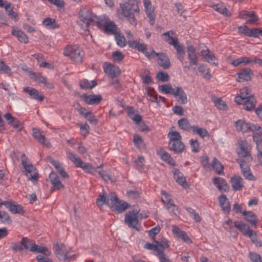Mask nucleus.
<instances>
[{
	"mask_svg": "<svg viewBox=\"0 0 262 262\" xmlns=\"http://www.w3.org/2000/svg\"><path fill=\"white\" fill-rule=\"evenodd\" d=\"M128 45L132 49H137L143 53L146 57L150 59L154 56H158V64L164 69H168L171 65L169 57L163 53H156L153 49L147 51V46L144 43H141L137 40H129Z\"/></svg>",
	"mask_w": 262,
	"mask_h": 262,
	"instance_id": "obj_1",
	"label": "nucleus"
},
{
	"mask_svg": "<svg viewBox=\"0 0 262 262\" xmlns=\"http://www.w3.org/2000/svg\"><path fill=\"white\" fill-rule=\"evenodd\" d=\"M121 13L130 24L136 26L137 24V15H139L140 9L137 0H129L123 4H120Z\"/></svg>",
	"mask_w": 262,
	"mask_h": 262,
	"instance_id": "obj_2",
	"label": "nucleus"
},
{
	"mask_svg": "<svg viewBox=\"0 0 262 262\" xmlns=\"http://www.w3.org/2000/svg\"><path fill=\"white\" fill-rule=\"evenodd\" d=\"M234 101L238 104H243V108L246 111L253 110L256 105V101L248 88L245 87L240 90L239 94L236 96Z\"/></svg>",
	"mask_w": 262,
	"mask_h": 262,
	"instance_id": "obj_3",
	"label": "nucleus"
},
{
	"mask_svg": "<svg viewBox=\"0 0 262 262\" xmlns=\"http://www.w3.org/2000/svg\"><path fill=\"white\" fill-rule=\"evenodd\" d=\"M167 137L169 138L168 147L175 154L182 153L185 149V145L182 141V136L176 131H170Z\"/></svg>",
	"mask_w": 262,
	"mask_h": 262,
	"instance_id": "obj_4",
	"label": "nucleus"
},
{
	"mask_svg": "<svg viewBox=\"0 0 262 262\" xmlns=\"http://www.w3.org/2000/svg\"><path fill=\"white\" fill-rule=\"evenodd\" d=\"M100 17H97L95 14L90 11L82 12L80 15V20L83 24L81 26L83 30L91 32V28H97V25L99 20Z\"/></svg>",
	"mask_w": 262,
	"mask_h": 262,
	"instance_id": "obj_5",
	"label": "nucleus"
},
{
	"mask_svg": "<svg viewBox=\"0 0 262 262\" xmlns=\"http://www.w3.org/2000/svg\"><path fill=\"white\" fill-rule=\"evenodd\" d=\"M97 28L105 33H119V32L115 23L105 16L100 17L97 25Z\"/></svg>",
	"mask_w": 262,
	"mask_h": 262,
	"instance_id": "obj_6",
	"label": "nucleus"
},
{
	"mask_svg": "<svg viewBox=\"0 0 262 262\" xmlns=\"http://www.w3.org/2000/svg\"><path fill=\"white\" fill-rule=\"evenodd\" d=\"M162 39L170 45H172L177 51V58L183 62L185 55L184 48L180 43L178 38L170 36V34H162Z\"/></svg>",
	"mask_w": 262,
	"mask_h": 262,
	"instance_id": "obj_7",
	"label": "nucleus"
},
{
	"mask_svg": "<svg viewBox=\"0 0 262 262\" xmlns=\"http://www.w3.org/2000/svg\"><path fill=\"white\" fill-rule=\"evenodd\" d=\"M63 54L76 62H81L84 55L83 50L76 45L66 47Z\"/></svg>",
	"mask_w": 262,
	"mask_h": 262,
	"instance_id": "obj_8",
	"label": "nucleus"
},
{
	"mask_svg": "<svg viewBox=\"0 0 262 262\" xmlns=\"http://www.w3.org/2000/svg\"><path fill=\"white\" fill-rule=\"evenodd\" d=\"M110 200H107V205L113 210L119 213L124 211L129 206L126 202L119 200L114 193L109 195Z\"/></svg>",
	"mask_w": 262,
	"mask_h": 262,
	"instance_id": "obj_9",
	"label": "nucleus"
},
{
	"mask_svg": "<svg viewBox=\"0 0 262 262\" xmlns=\"http://www.w3.org/2000/svg\"><path fill=\"white\" fill-rule=\"evenodd\" d=\"M251 146L247 140H241L239 142V149L237 152L238 157L241 158H245L247 162H251L253 157L251 154Z\"/></svg>",
	"mask_w": 262,
	"mask_h": 262,
	"instance_id": "obj_10",
	"label": "nucleus"
},
{
	"mask_svg": "<svg viewBox=\"0 0 262 262\" xmlns=\"http://www.w3.org/2000/svg\"><path fill=\"white\" fill-rule=\"evenodd\" d=\"M162 201L168 211L173 214H176L178 212V207L171 200V195L166 192L162 193Z\"/></svg>",
	"mask_w": 262,
	"mask_h": 262,
	"instance_id": "obj_11",
	"label": "nucleus"
},
{
	"mask_svg": "<svg viewBox=\"0 0 262 262\" xmlns=\"http://www.w3.org/2000/svg\"><path fill=\"white\" fill-rule=\"evenodd\" d=\"M54 249L56 256L60 260L66 261L74 256V255L72 256H69L68 255V250L63 244L59 245L56 244L54 246Z\"/></svg>",
	"mask_w": 262,
	"mask_h": 262,
	"instance_id": "obj_12",
	"label": "nucleus"
},
{
	"mask_svg": "<svg viewBox=\"0 0 262 262\" xmlns=\"http://www.w3.org/2000/svg\"><path fill=\"white\" fill-rule=\"evenodd\" d=\"M80 97L83 101L89 105L98 104L102 100L100 95L83 94Z\"/></svg>",
	"mask_w": 262,
	"mask_h": 262,
	"instance_id": "obj_13",
	"label": "nucleus"
},
{
	"mask_svg": "<svg viewBox=\"0 0 262 262\" xmlns=\"http://www.w3.org/2000/svg\"><path fill=\"white\" fill-rule=\"evenodd\" d=\"M144 5L146 14L149 20V23L153 25L155 23V15L154 14V8L151 2L148 0H143Z\"/></svg>",
	"mask_w": 262,
	"mask_h": 262,
	"instance_id": "obj_14",
	"label": "nucleus"
},
{
	"mask_svg": "<svg viewBox=\"0 0 262 262\" xmlns=\"http://www.w3.org/2000/svg\"><path fill=\"white\" fill-rule=\"evenodd\" d=\"M21 164L27 173H30V179L36 180L38 178V173L35 171L36 169L34 166L32 164L28 163L26 159L22 160Z\"/></svg>",
	"mask_w": 262,
	"mask_h": 262,
	"instance_id": "obj_15",
	"label": "nucleus"
},
{
	"mask_svg": "<svg viewBox=\"0 0 262 262\" xmlns=\"http://www.w3.org/2000/svg\"><path fill=\"white\" fill-rule=\"evenodd\" d=\"M177 101L182 104H185L187 103V95L180 86L176 88V90L173 94Z\"/></svg>",
	"mask_w": 262,
	"mask_h": 262,
	"instance_id": "obj_16",
	"label": "nucleus"
},
{
	"mask_svg": "<svg viewBox=\"0 0 262 262\" xmlns=\"http://www.w3.org/2000/svg\"><path fill=\"white\" fill-rule=\"evenodd\" d=\"M49 178L51 184L53 185L52 188L58 190L64 189V185L62 184L59 177L55 172L52 171L50 173Z\"/></svg>",
	"mask_w": 262,
	"mask_h": 262,
	"instance_id": "obj_17",
	"label": "nucleus"
},
{
	"mask_svg": "<svg viewBox=\"0 0 262 262\" xmlns=\"http://www.w3.org/2000/svg\"><path fill=\"white\" fill-rule=\"evenodd\" d=\"M232 189L234 191L241 190L244 187V180L243 178L238 176L234 175L230 181Z\"/></svg>",
	"mask_w": 262,
	"mask_h": 262,
	"instance_id": "obj_18",
	"label": "nucleus"
},
{
	"mask_svg": "<svg viewBox=\"0 0 262 262\" xmlns=\"http://www.w3.org/2000/svg\"><path fill=\"white\" fill-rule=\"evenodd\" d=\"M3 205L6 208L8 209L9 211L14 214H23L24 210L23 207L18 204H13L11 202L4 201Z\"/></svg>",
	"mask_w": 262,
	"mask_h": 262,
	"instance_id": "obj_19",
	"label": "nucleus"
},
{
	"mask_svg": "<svg viewBox=\"0 0 262 262\" xmlns=\"http://www.w3.org/2000/svg\"><path fill=\"white\" fill-rule=\"evenodd\" d=\"M234 224V227L245 236H248L253 231L249 225L243 222L236 221Z\"/></svg>",
	"mask_w": 262,
	"mask_h": 262,
	"instance_id": "obj_20",
	"label": "nucleus"
},
{
	"mask_svg": "<svg viewBox=\"0 0 262 262\" xmlns=\"http://www.w3.org/2000/svg\"><path fill=\"white\" fill-rule=\"evenodd\" d=\"M24 91L28 94L32 99H34L37 101H42L44 99V96L39 93L38 91L34 88L29 86L24 88Z\"/></svg>",
	"mask_w": 262,
	"mask_h": 262,
	"instance_id": "obj_21",
	"label": "nucleus"
},
{
	"mask_svg": "<svg viewBox=\"0 0 262 262\" xmlns=\"http://www.w3.org/2000/svg\"><path fill=\"white\" fill-rule=\"evenodd\" d=\"M239 17L241 18L245 19L246 22L249 23H254L258 20L257 17L254 12L242 11L239 13Z\"/></svg>",
	"mask_w": 262,
	"mask_h": 262,
	"instance_id": "obj_22",
	"label": "nucleus"
},
{
	"mask_svg": "<svg viewBox=\"0 0 262 262\" xmlns=\"http://www.w3.org/2000/svg\"><path fill=\"white\" fill-rule=\"evenodd\" d=\"M32 136L39 143L47 146L50 145L49 142L47 140L45 136L42 135L40 130L37 128H33Z\"/></svg>",
	"mask_w": 262,
	"mask_h": 262,
	"instance_id": "obj_23",
	"label": "nucleus"
},
{
	"mask_svg": "<svg viewBox=\"0 0 262 262\" xmlns=\"http://www.w3.org/2000/svg\"><path fill=\"white\" fill-rule=\"evenodd\" d=\"M172 231L173 233L176 236L181 238L185 242L187 243H191V241L187 235V233L185 231L181 230L179 227H177L176 226H173Z\"/></svg>",
	"mask_w": 262,
	"mask_h": 262,
	"instance_id": "obj_24",
	"label": "nucleus"
},
{
	"mask_svg": "<svg viewBox=\"0 0 262 262\" xmlns=\"http://www.w3.org/2000/svg\"><path fill=\"white\" fill-rule=\"evenodd\" d=\"M188 58L190 60V64L197 65L198 58L196 55V50L192 46H189L187 48Z\"/></svg>",
	"mask_w": 262,
	"mask_h": 262,
	"instance_id": "obj_25",
	"label": "nucleus"
},
{
	"mask_svg": "<svg viewBox=\"0 0 262 262\" xmlns=\"http://www.w3.org/2000/svg\"><path fill=\"white\" fill-rule=\"evenodd\" d=\"M157 152L158 155H159L163 161L167 162L170 165H175V161L167 151L163 149H160L158 150Z\"/></svg>",
	"mask_w": 262,
	"mask_h": 262,
	"instance_id": "obj_26",
	"label": "nucleus"
},
{
	"mask_svg": "<svg viewBox=\"0 0 262 262\" xmlns=\"http://www.w3.org/2000/svg\"><path fill=\"white\" fill-rule=\"evenodd\" d=\"M213 183L214 185L220 190V191L224 190L226 191L228 189L229 187L228 186L227 183L223 178L220 177H215L213 179Z\"/></svg>",
	"mask_w": 262,
	"mask_h": 262,
	"instance_id": "obj_27",
	"label": "nucleus"
},
{
	"mask_svg": "<svg viewBox=\"0 0 262 262\" xmlns=\"http://www.w3.org/2000/svg\"><path fill=\"white\" fill-rule=\"evenodd\" d=\"M66 154L68 158L71 160L76 167H82L83 162L77 155L70 151H67Z\"/></svg>",
	"mask_w": 262,
	"mask_h": 262,
	"instance_id": "obj_28",
	"label": "nucleus"
},
{
	"mask_svg": "<svg viewBox=\"0 0 262 262\" xmlns=\"http://www.w3.org/2000/svg\"><path fill=\"white\" fill-rule=\"evenodd\" d=\"M235 127L237 130L243 133H247L249 131L250 123L246 122L244 120L239 119L235 122Z\"/></svg>",
	"mask_w": 262,
	"mask_h": 262,
	"instance_id": "obj_29",
	"label": "nucleus"
},
{
	"mask_svg": "<svg viewBox=\"0 0 262 262\" xmlns=\"http://www.w3.org/2000/svg\"><path fill=\"white\" fill-rule=\"evenodd\" d=\"M252 74V70L249 68H245L242 70L240 72L238 73V81L249 80Z\"/></svg>",
	"mask_w": 262,
	"mask_h": 262,
	"instance_id": "obj_30",
	"label": "nucleus"
},
{
	"mask_svg": "<svg viewBox=\"0 0 262 262\" xmlns=\"http://www.w3.org/2000/svg\"><path fill=\"white\" fill-rule=\"evenodd\" d=\"M201 53L202 56H203L205 58L207 62L212 64H217V62H216V60L214 54L211 53L208 49H206V50H203Z\"/></svg>",
	"mask_w": 262,
	"mask_h": 262,
	"instance_id": "obj_31",
	"label": "nucleus"
},
{
	"mask_svg": "<svg viewBox=\"0 0 262 262\" xmlns=\"http://www.w3.org/2000/svg\"><path fill=\"white\" fill-rule=\"evenodd\" d=\"M124 221L129 227L137 229V225L138 224V220L137 216L126 214Z\"/></svg>",
	"mask_w": 262,
	"mask_h": 262,
	"instance_id": "obj_32",
	"label": "nucleus"
},
{
	"mask_svg": "<svg viewBox=\"0 0 262 262\" xmlns=\"http://www.w3.org/2000/svg\"><path fill=\"white\" fill-rule=\"evenodd\" d=\"M243 215L246 216V220L253 226L256 228L257 220L256 217L254 213L251 211H244Z\"/></svg>",
	"mask_w": 262,
	"mask_h": 262,
	"instance_id": "obj_33",
	"label": "nucleus"
},
{
	"mask_svg": "<svg viewBox=\"0 0 262 262\" xmlns=\"http://www.w3.org/2000/svg\"><path fill=\"white\" fill-rule=\"evenodd\" d=\"M105 73H108L111 77H115L118 76L120 71L119 68L108 64L104 68Z\"/></svg>",
	"mask_w": 262,
	"mask_h": 262,
	"instance_id": "obj_34",
	"label": "nucleus"
},
{
	"mask_svg": "<svg viewBox=\"0 0 262 262\" xmlns=\"http://www.w3.org/2000/svg\"><path fill=\"white\" fill-rule=\"evenodd\" d=\"M219 201L222 209L225 212H229L230 210V206L226 195H220L219 197Z\"/></svg>",
	"mask_w": 262,
	"mask_h": 262,
	"instance_id": "obj_35",
	"label": "nucleus"
},
{
	"mask_svg": "<svg viewBox=\"0 0 262 262\" xmlns=\"http://www.w3.org/2000/svg\"><path fill=\"white\" fill-rule=\"evenodd\" d=\"M3 8H4L7 14L10 17L14 19L15 20H18V17L17 14L13 11V7L11 3L6 2L5 3L4 6Z\"/></svg>",
	"mask_w": 262,
	"mask_h": 262,
	"instance_id": "obj_36",
	"label": "nucleus"
},
{
	"mask_svg": "<svg viewBox=\"0 0 262 262\" xmlns=\"http://www.w3.org/2000/svg\"><path fill=\"white\" fill-rule=\"evenodd\" d=\"M252 62V60L247 57H241L233 60L231 64L234 67L238 66H245Z\"/></svg>",
	"mask_w": 262,
	"mask_h": 262,
	"instance_id": "obj_37",
	"label": "nucleus"
},
{
	"mask_svg": "<svg viewBox=\"0 0 262 262\" xmlns=\"http://www.w3.org/2000/svg\"><path fill=\"white\" fill-rule=\"evenodd\" d=\"M211 166L217 174H224L223 171V166L216 158H214L212 160Z\"/></svg>",
	"mask_w": 262,
	"mask_h": 262,
	"instance_id": "obj_38",
	"label": "nucleus"
},
{
	"mask_svg": "<svg viewBox=\"0 0 262 262\" xmlns=\"http://www.w3.org/2000/svg\"><path fill=\"white\" fill-rule=\"evenodd\" d=\"M30 251L32 252L45 253L46 255H50L51 253V252L48 251L46 247L38 246L35 243H33L32 246H31Z\"/></svg>",
	"mask_w": 262,
	"mask_h": 262,
	"instance_id": "obj_39",
	"label": "nucleus"
},
{
	"mask_svg": "<svg viewBox=\"0 0 262 262\" xmlns=\"http://www.w3.org/2000/svg\"><path fill=\"white\" fill-rule=\"evenodd\" d=\"M147 99L154 102L159 103L157 97V94L155 91L154 89L150 87H147Z\"/></svg>",
	"mask_w": 262,
	"mask_h": 262,
	"instance_id": "obj_40",
	"label": "nucleus"
},
{
	"mask_svg": "<svg viewBox=\"0 0 262 262\" xmlns=\"http://www.w3.org/2000/svg\"><path fill=\"white\" fill-rule=\"evenodd\" d=\"M256 134H255L253 136V140L256 144L257 159L259 163L262 165V142L261 141H258L256 139Z\"/></svg>",
	"mask_w": 262,
	"mask_h": 262,
	"instance_id": "obj_41",
	"label": "nucleus"
},
{
	"mask_svg": "<svg viewBox=\"0 0 262 262\" xmlns=\"http://www.w3.org/2000/svg\"><path fill=\"white\" fill-rule=\"evenodd\" d=\"M178 124L179 127L185 131H189L192 127L189 121L186 118H182L179 120Z\"/></svg>",
	"mask_w": 262,
	"mask_h": 262,
	"instance_id": "obj_42",
	"label": "nucleus"
},
{
	"mask_svg": "<svg viewBox=\"0 0 262 262\" xmlns=\"http://www.w3.org/2000/svg\"><path fill=\"white\" fill-rule=\"evenodd\" d=\"M97 84L95 80L89 81L87 79H83L80 81V86L82 89H91Z\"/></svg>",
	"mask_w": 262,
	"mask_h": 262,
	"instance_id": "obj_43",
	"label": "nucleus"
},
{
	"mask_svg": "<svg viewBox=\"0 0 262 262\" xmlns=\"http://www.w3.org/2000/svg\"><path fill=\"white\" fill-rule=\"evenodd\" d=\"M236 162L239 165L243 175H245L246 171L250 169V166L248 165V163L250 162H247V160H245L242 158L237 159Z\"/></svg>",
	"mask_w": 262,
	"mask_h": 262,
	"instance_id": "obj_44",
	"label": "nucleus"
},
{
	"mask_svg": "<svg viewBox=\"0 0 262 262\" xmlns=\"http://www.w3.org/2000/svg\"><path fill=\"white\" fill-rule=\"evenodd\" d=\"M159 90L160 92L165 94H172L173 95L176 89H173L172 86L169 84H163L159 86Z\"/></svg>",
	"mask_w": 262,
	"mask_h": 262,
	"instance_id": "obj_45",
	"label": "nucleus"
},
{
	"mask_svg": "<svg viewBox=\"0 0 262 262\" xmlns=\"http://www.w3.org/2000/svg\"><path fill=\"white\" fill-rule=\"evenodd\" d=\"M192 130L194 133L198 134L202 138L209 136V133L205 128H201L198 126H193Z\"/></svg>",
	"mask_w": 262,
	"mask_h": 262,
	"instance_id": "obj_46",
	"label": "nucleus"
},
{
	"mask_svg": "<svg viewBox=\"0 0 262 262\" xmlns=\"http://www.w3.org/2000/svg\"><path fill=\"white\" fill-rule=\"evenodd\" d=\"M238 29L239 33H262V28L250 29L244 26L239 27Z\"/></svg>",
	"mask_w": 262,
	"mask_h": 262,
	"instance_id": "obj_47",
	"label": "nucleus"
},
{
	"mask_svg": "<svg viewBox=\"0 0 262 262\" xmlns=\"http://www.w3.org/2000/svg\"><path fill=\"white\" fill-rule=\"evenodd\" d=\"M174 179L176 182L181 185H183L186 182V180L183 177L182 173L177 169H175L173 172Z\"/></svg>",
	"mask_w": 262,
	"mask_h": 262,
	"instance_id": "obj_48",
	"label": "nucleus"
},
{
	"mask_svg": "<svg viewBox=\"0 0 262 262\" xmlns=\"http://www.w3.org/2000/svg\"><path fill=\"white\" fill-rule=\"evenodd\" d=\"M249 131L253 132V137L254 135L256 134L257 138L256 139L258 141H261L260 134L262 131V128L260 126L250 123Z\"/></svg>",
	"mask_w": 262,
	"mask_h": 262,
	"instance_id": "obj_49",
	"label": "nucleus"
},
{
	"mask_svg": "<svg viewBox=\"0 0 262 262\" xmlns=\"http://www.w3.org/2000/svg\"><path fill=\"white\" fill-rule=\"evenodd\" d=\"M43 25L51 29H55L58 27V25L56 24L55 19L51 18H47L42 21Z\"/></svg>",
	"mask_w": 262,
	"mask_h": 262,
	"instance_id": "obj_50",
	"label": "nucleus"
},
{
	"mask_svg": "<svg viewBox=\"0 0 262 262\" xmlns=\"http://www.w3.org/2000/svg\"><path fill=\"white\" fill-rule=\"evenodd\" d=\"M248 237L251 240V241L255 244L257 247H260L262 246V242L261 241L258 240L257 235L254 230H253Z\"/></svg>",
	"mask_w": 262,
	"mask_h": 262,
	"instance_id": "obj_51",
	"label": "nucleus"
},
{
	"mask_svg": "<svg viewBox=\"0 0 262 262\" xmlns=\"http://www.w3.org/2000/svg\"><path fill=\"white\" fill-rule=\"evenodd\" d=\"M29 74L31 78L34 79L35 81L39 83H42L43 82H45V79H46L39 73H35L31 71L29 73Z\"/></svg>",
	"mask_w": 262,
	"mask_h": 262,
	"instance_id": "obj_52",
	"label": "nucleus"
},
{
	"mask_svg": "<svg viewBox=\"0 0 262 262\" xmlns=\"http://www.w3.org/2000/svg\"><path fill=\"white\" fill-rule=\"evenodd\" d=\"M212 8L213 9L220 13L221 14H223L227 16L228 15V11L227 9L222 4L220 3L216 5H213L212 6Z\"/></svg>",
	"mask_w": 262,
	"mask_h": 262,
	"instance_id": "obj_53",
	"label": "nucleus"
},
{
	"mask_svg": "<svg viewBox=\"0 0 262 262\" xmlns=\"http://www.w3.org/2000/svg\"><path fill=\"white\" fill-rule=\"evenodd\" d=\"M117 44L120 47H124L126 44V39L122 34H114Z\"/></svg>",
	"mask_w": 262,
	"mask_h": 262,
	"instance_id": "obj_54",
	"label": "nucleus"
},
{
	"mask_svg": "<svg viewBox=\"0 0 262 262\" xmlns=\"http://www.w3.org/2000/svg\"><path fill=\"white\" fill-rule=\"evenodd\" d=\"M157 241H155L152 243H146L144 247L145 249L151 250L157 252V254H159V253L161 251H162L160 248H158V245L156 243Z\"/></svg>",
	"mask_w": 262,
	"mask_h": 262,
	"instance_id": "obj_55",
	"label": "nucleus"
},
{
	"mask_svg": "<svg viewBox=\"0 0 262 262\" xmlns=\"http://www.w3.org/2000/svg\"><path fill=\"white\" fill-rule=\"evenodd\" d=\"M0 73L6 74L9 75H11L12 73L10 67L1 60H0Z\"/></svg>",
	"mask_w": 262,
	"mask_h": 262,
	"instance_id": "obj_56",
	"label": "nucleus"
},
{
	"mask_svg": "<svg viewBox=\"0 0 262 262\" xmlns=\"http://www.w3.org/2000/svg\"><path fill=\"white\" fill-rule=\"evenodd\" d=\"M0 222L7 224H10L11 223L10 216L6 212L0 211Z\"/></svg>",
	"mask_w": 262,
	"mask_h": 262,
	"instance_id": "obj_57",
	"label": "nucleus"
},
{
	"mask_svg": "<svg viewBox=\"0 0 262 262\" xmlns=\"http://www.w3.org/2000/svg\"><path fill=\"white\" fill-rule=\"evenodd\" d=\"M107 200H110L109 196L107 199L104 193L100 194L97 199L96 204L98 206H102L105 204H107Z\"/></svg>",
	"mask_w": 262,
	"mask_h": 262,
	"instance_id": "obj_58",
	"label": "nucleus"
},
{
	"mask_svg": "<svg viewBox=\"0 0 262 262\" xmlns=\"http://www.w3.org/2000/svg\"><path fill=\"white\" fill-rule=\"evenodd\" d=\"M85 118L87 119L91 124L96 125L98 123L97 119L93 115L91 111L86 112V114H85Z\"/></svg>",
	"mask_w": 262,
	"mask_h": 262,
	"instance_id": "obj_59",
	"label": "nucleus"
},
{
	"mask_svg": "<svg viewBox=\"0 0 262 262\" xmlns=\"http://www.w3.org/2000/svg\"><path fill=\"white\" fill-rule=\"evenodd\" d=\"M21 242L22 247H23L25 249H28L29 248H30L31 246H32L34 243L32 242V241L29 239L27 237H23Z\"/></svg>",
	"mask_w": 262,
	"mask_h": 262,
	"instance_id": "obj_60",
	"label": "nucleus"
},
{
	"mask_svg": "<svg viewBox=\"0 0 262 262\" xmlns=\"http://www.w3.org/2000/svg\"><path fill=\"white\" fill-rule=\"evenodd\" d=\"M213 102L215 106L220 110H225L227 105L225 102L221 99L214 100Z\"/></svg>",
	"mask_w": 262,
	"mask_h": 262,
	"instance_id": "obj_61",
	"label": "nucleus"
},
{
	"mask_svg": "<svg viewBox=\"0 0 262 262\" xmlns=\"http://www.w3.org/2000/svg\"><path fill=\"white\" fill-rule=\"evenodd\" d=\"M9 124L18 131H20L22 128L20 122L15 118H14V119L9 122Z\"/></svg>",
	"mask_w": 262,
	"mask_h": 262,
	"instance_id": "obj_62",
	"label": "nucleus"
},
{
	"mask_svg": "<svg viewBox=\"0 0 262 262\" xmlns=\"http://www.w3.org/2000/svg\"><path fill=\"white\" fill-rule=\"evenodd\" d=\"M135 162L136 164L137 169L139 170H142L144 165V158L143 157H139Z\"/></svg>",
	"mask_w": 262,
	"mask_h": 262,
	"instance_id": "obj_63",
	"label": "nucleus"
},
{
	"mask_svg": "<svg viewBox=\"0 0 262 262\" xmlns=\"http://www.w3.org/2000/svg\"><path fill=\"white\" fill-rule=\"evenodd\" d=\"M112 57L114 61L120 62L123 60L124 56L120 51H116L112 53Z\"/></svg>",
	"mask_w": 262,
	"mask_h": 262,
	"instance_id": "obj_64",
	"label": "nucleus"
}]
</instances>
